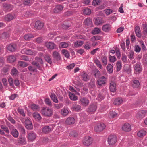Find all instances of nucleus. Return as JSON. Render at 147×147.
<instances>
[{"label": "nucleus", "instance_id": "6e6552de", "mask_svg": "<svg viewBox=\"0 0 147 147\" xmlns=\"http://www.w3.org/2000/svg\"><path fill=\"white\" fill-rule=\"evenodd\" d=\"M45 45L48 49L51 50L54 49L56 46L54 42H48L45 43Z\"/></svg>", "mask_w": 147, "mask_h": 147}, {"label": "nucleus", "instance_id": "774afa93", "mask_svg": "<svg viewBox=\"0 0 147 147\" xmlns=\"http://www.w3.org/2000/svg\"><path fill=\"white\" fill-rule=\"evenodd\" d=\"M70 135L74 137H77L78 136V133L76 131H74L71 132L70 133Z\"/></svg>", "mask_w": 147, "mask_h": 147}, {"label": "nucleus", "instance_id": "e2e57ef3", "mask_svg": "<svg viewBox=\"0 0 147 147\" xmlns=\"http://www.w3.org/2000/svg\"><path fill=\"white\" fill-rule=\"evenodd\" d=\"M45 102L47 105L50 106H52V104L51 103V101L49 98H47L45 100Z\"/></svg>", "mask_w": 147, "mask_h": 147}, {"label": "nucleus", "instance_id": "49530a36", "mask_svg": "<svg viewBox=\"0 0 147 147\" xmlns=\"http://www.w3.org/2000/svg\"><path fill=\"white\" fill-rule=\"evenodd\" d=\"M34 36L31 34H26L24 36V39L26 40H29L31 38H34Z\"/></svg>", "mask_w": 147, "mask_h": 147}, {"label": "nucleus", "instance_id": "39448f33", "mask_svg": "<svg viewBox=\"0 0 147 147\" xmlns=\"http://www.w3.org/2000/svg\"><path fill=\"white\" fill-rule=\"evenodd\" d=\"M97 108V107L96 105L94 104H91L89 106L87 109V111L89 113H92L96 111Z\"/></svg>", "mask_w": 147, "mask_h": 147}, {"label": "nucleus", "instance_id": "4be33fe9", "mask_svg": "<svg viewBox=\"0 0 147 147\" xmlns=\"http://www.w3.org/2000/svg\"><path fill=\"white\" fill-rule=\"evenodd\" d=\"M85 24L89 26L90 27L92 26L93 24L92 19L90 18H87L84 20Z\"/></svg>", "mask_w": 147, "mask_h": 147}, {"label": "nucleus", "instance_id": "f704fd0d", "mask_svg": "<svg viewBox=\"0 0 147 147\" xmlns=\"http://www.w3.org/2000/svg\"><path fill=\"white\" fill-rule=\"evenodd\" d=\"M94 75L96 78H100L101 76V73L97 69H95L94 71Z\"/></svg>", "mask_w": 147, "mask_h": 147}, {"label": "nucleus", "instance_id": "0e129e2a", "mask_svg": "<svg viewBox=\"0 0 147 147\" xmlns=\"http://www.w3.org/2000/svg\"><path fill=\"white\" fill-rule=\"evenodd\" d=\"M31 109L34 111L39 109V106L34 104H32L31 106Z\"/></svg>", "mask_w": 147, "mask_h": 147}, {"label": "nucleus", "instance_id": "393cba45", "mask_svg": "<svg viewBox=\"0 0 147 147\" xmlns=\"http://www.w3.org/2000/svg\"><path fill=\"white\" fill-rule=\"evenodd\" d=\"M3 9L5 11H9L11 10L12 8V5L11 4L4 3L3 4Z\"/></svg>", "mask_w": 147, "mask_h": 147}, {"label": "nucleus", "instance_id": "2f4dec72", "mask_svg": "<svg viewBox=\"0 0 147 147\" xmlns=\"http://www.w3.org/2000/svg\"><path fill=\"white\" fill-rule=\"evenodd\" d=\"M84 14L87 15H89L91 13L90 9L88 8H84L82 10Z\"/></svg>", "mask_w": 147, "mask_h": 147}, {"label": "nucleus", "instance_id": "1a4fd4ad", "mask_svg": "<svg viewBox=\"0 0 147 147\" xmlns=\"http://www.w3.org/2000/svg\"><path fill=\"white\" fill-rule=\"evenodd\" d=\"M53 57L55 61H58L60 60L61 59L59 53L56 51L53 52Z\"/></svg>", "mask_w": 147, "mask_h": 147}, {"label": "nucleus", "instance_id": "de8ad7c7", "mask_svg": "<svg viewBox=\"0 0 147 147\" xmlns=\"http://www.w3.org/2000/svg\"><path fill=\"white\" fill-rule=\"evenodd\" d=\"M72 109L73 111H78L80 110L81 107L78 105H75L72 107Z\"/></svg>", "mask_w": 147, "mask_h": 147}, {"label": "nucleus", "instance_id": "423d86ee", "mask_svg": "<svg viewBox=\"0 0 147 147\" xmlns=\"http://www.w3.org/2000/svg\"><path fill=\"white\" fill-rule=\"evenodd\" d=\"M15 16L14 14L10 13L5 16L4 19L5 21L9 22L14 19Z\"/></svg>", "mask_w": 147, "mask_h": 147}, {"label": "nucleus", "instance_id": "4c0bfd02", "mask_svg": "<svg viewBox=\"0 0 147 147\" xmlns=\"http://www.w3.org/2000/svg\"><path fill=\"white\" fill-rule=\"evenodd\" d=\"M84 43V41H77L74 43V46L76 47H80Z\"/></svg>", "mask_w": 147, "mask_h": 147}, {"label": "nucleus", "instance_id": "37998d69", "mask_svg": "<svg viewBox=\"0 0 147 147\" xmlns=\"http://www.w3.org/2000/svg\"><path fill=\"white\" fill-rule=\"evenodd\" d=\"M50 96L51 99L54 102L56 103L58 102V101L57 98L55 94H51Z\"/></svg>", "mask_w": 147, "mask_h": 147}, {"label": "nucleus", "instance_id": "b1692460", "mask_svg": "<svg viewBox=\"0 0 147 147\" xmlns=\"http://www.w3.org/2000/svg\"><path fill=\"white\" fill-rule=\"evenodd\" d=\"M42 132L47 134L51 131V128L48 126H45L42 128Z\"/></svg>", "mask_w": 147, "mask_h": 147}, {"label": "nucleus", "instance_id": "c85d7f7f", "mask_svg": "<svg viewBox=\"0 0 147 147\" xmlns=\"http://www.w3.org/2000/svg\"><path fill=\"white\" fill-rule=\"evenodd\" d=\"M32 64L33 66H35L37 67V69L40 71H42V69L40 65L38 63L35 61H33L32 63Z\"/></svg>", "mask_w": 147, "mask_h": 147}, {"label": "nucleus", "instance_id": "a18cd8bd", "mask_svg": "<svg viewBox=\"0 0 147 147\" xmlns=\"http://www.w3.org/2000/svg\"><path fill=\"white\" fill-rule=\"evenodd\" d=\"M35 59L36 61H35L36 62L38 63L39 64L40 63L41 65H43V64L44 62L42 59L40 57L37 56L36 57H35Z\"/></svg>", "mask_w": 147, "mask_h": 147}, {"label": "nucleus", "instance_id": "3c124183", "mask_svg": "<svg viewBox=\"0 0 147 147\" xmlns=\"http://www.w3.org/2000/svg\"><path fill=\"white\" fill-rule=\"evenodd\" d=\"M143 28V33L144 34L146 35L147 34V24H143L142 25Z\"/></svg>", "mask_w": 147, "mask_h": 147}, {"label": "nucleus", "instance_id": "603ef678", "mask_svg": "<svg viewBox=\"0 0 147 147\" xmlns=\"http://www.w3.org/2000/svg\"><path fill=\"white\" fill-rule=\"evenodd\" d=\"M68 113V111L67 109H63L61 110V113L62 115L64 116L67 115Z\"/></svg>", "mask_w": 147, "mask_h": 147}, {"label": "nucleus", "instance_id": "6ab92c4d", "mask_svg": "<svg viewBox=\"0 0 147 147\" xmlns=\"http://www.w3.org/2000/svg\"><path fill=\"white\" fill-rule=\"evenodd\" d=\"M109 89L110 91L113 92H115L116 91V84L113 82H111L110 84Z\"/></svg>", "mask_w": 147, "mask_h": 147}, {"label": "nucleus", "instance_id": "cd10ccee", "mask_svg": "<svg viewBox=\"0 0 147 147\" xmlns=\"http://www.w3.org/2000/svg\"><path fill=\"white\" fill-rule=\"evenodd\" d=\"M18 65L21 67L24 68L28 65V64L26 62L22 61H19L18 62Z\"/></svg>", "mask_w": 147, "mask_h": 147}, {"label": "nucleus", "instance_id": "9b49d317", "mask_svg": "<svg viewBox=\"0 0 147 147\" xmlns=\"http://www.w3.org/2000/svg\"><path fill=\"white\" fill-rule=\"evenodd\" d=\"M36 136V135L35 133L30 132L28 134L27 138L29 141H33L35 140Z\"/></svg>", "mask_w": 147, "mask_h": 147}, {"label": "nucleus", "instance_id": "f257e3e1", "mask_svg": "<svg viewBox=\"0 0 147 147\" xmlns=\"http://www.w3.org/2000/svg\"><path fill=\"white\" fill-rule=\"evenodd\" d=\"M42 114L47 117H51L53 115V110L52 109L47 107H44L41 111Z\"/></svg>", "mask_w": 147, "mask_h": 147}, {"label": "nucleus", "instance_id": "5fc2aeb1", "mask_svg": "<svg viewBox=\"0 0 147 147\" xmlns=\"http://www.w3.org/2000/svg\"><path fill=\"white\" fill-rule=\"evenodd\" d=\"M101 2V0H93L92 2V4L93 6H96L98 5Z\"/></svg>", "mask_w": 147, "mask_h": 147}, {"label": "nucleus", "instance_id": "052dcab7", "mask_svg": "<svg viewBox=\"0 0 147 147\" xmlns=\"http://www.w3.org/2000/svg\"><path fill=\"white\" fill-rule=\"evenodd\" d=\"M109 61L113 63L116 60V58L115 56H112L110 55H109Z\"/></svg>", "mask_w": 147, "mask_h": 147}, {"label": "nucleus", "instance_id": "0eeeda50", "mask_svg": "<svg viewBox=\"0 0 147 147\" xmlns=\"http://www.w3.org/2000/svg\"><path fill=\"white\" fill-rule=\"evenodd\" d=\"M44 26V24L42 22L38 20L35 23L34 27L38 30L41 29Z\"/></svg>", "mask_w": 147, "mask_h": 147}, {"label": "nucleus", "instance_id": "412c9836", "mask_svg": "<svg viewBox=\"0 0 147 147\" xmlns=\"http://www.w3.org/2000/svg\"><path fill=\"white\" fill-rule=\"evenodd\" d=\"M65 122L67 125H70L74 124L75 122V120L73 117H70L67 119Z\"/></svg>", "mask_w": 147, "mask_h": 147}, {"label": "nucleus", "instance_id": "c9c22d12", "mask_svg": "<svg viewBox=\"0 0 147 147\" xmlns=\"http://www.w3.org/2000/svg\"><path fill=\"white\" fill-rule=\"evenodd\" d=\"M44 58L45 61L48 63L50 64H51L52 63V61L51 60V59L49 55H45Z\"/></svg>", "mask_w": 147, "mask_h": 147}, {"label": "nucleus", "instance_id": "a878e982", "mask_svg": "<svg viewBox=\"0 0 147 147\" xmlns=\"http://www.w3.org/2000/svg\"><path fill=\"white\" fill-rule=\"evenodd\" d=\"M101 29L98 27H95L91 32V34L93 35L99 34L101 32Z\"/></svg>", "mask_w": 147, "mask_h": 147}, {"label": "nucleus", "instance_id": "4d7b16f0", "mask_svg": "<svg viewBox=\"0 0 147 147\" xmlns=\"http://www.w3.org/2000/svg\"><path fill=\"white\" fill-rule=\"evenodd\" d=\"M20 59L21 60L28 61L29 60L28 57V56L25 55H21L20 57Z\"/></svg>", "mask_w": 147, "mask_h": 147}, {"label": "nucleus", "instance_id": "20e7f679", "mask_svg": "<svg viewBox=\"0 0 147 147\" xmlns=\"http://www.w3.org/2000/svg\"><path fill=\"white\" fill-rule=\"evenodd\" d=\"M117 141V138L115 136L110 135L109 136L108 141L109 145H113Z\"/></svg>", "mask_w": 147, "mask_h": 147}, {"label": "nucleus", "instance_id": "7c9ffc66", "mask_svg": "<svg viewBox=\"0 0 147 147\" xmlns=\"http://www.w3.org/2000/svg\"><path fill=\"white\" fill-rule=\"evenodd\" d=\"M123 100L121 98H118L115 99L113 103L116 105H119L121 103Z\"/></svg>", "mask_w": 147, "mask_h": 147}, {"label": "nucleus", "instance_id": "79ce46f5", "mask_svg": "<svg viewBox=\"0 0 147 147\" xmlns=\"http://www.w3.org/2000/svg\"><path fill=\"white\" fill-rule=\"evenodd\" d=\"M81 76L82 78V80L84 81H87L89 80V78L88 77V74L84 72L82 73Z\"/></svg>", "mask_w": 147, "mask_h": 147}, {"label": "nucleus", "instance_id": "72a5a7b5", "mask_svg": "<svg viewBox=\"0 0 147 147\" xmlns=\"http://www.w3.org/2000/svg\"><path fill=\"white\" fill-rule=\"evenodd\" d=\"M16 59V57L13 55H10L7 58L8 61L10 63L14 62Z\"/></svg>", "mask_w": 147, "mask_h": 147}, {"label": "nucleus", "instance_id": "8fccbe9b", "mask_svg": "<svg viewBox=\"0 0 147 147\" xmlns=\"http://www.w3.org/2000/svg\"><path fill=\"white\" fill-rule=\"evenodd\" d=\"M88 86L90 88H94L95 87V85L94 81H91L88 83Z\"/></svg>", "mask_w": 147, "mask_h": 147}, {"label": "nucleus", "instance_id": "680f3d73", "mask_svg": "<svg viewBox=\"0 0 147 147\" xmlns=\"http://www.w3.org/2000/svg\"><path fill=\"white\" fill-rule=\"evenodd\" d=\"M128 57L130 59H132L134 58V52L133 50H131L129 53V54L128 55Z\"/></svg>", "mask_w": 147, "mask_h": 147}, {"label": "nucleus", "instance_id": "a211bd4d", "mask_svg": "<svg viewBox=\"0 0 147 147\" xmlns=\"http://www.w3.org/2000/svg\"><path fill=\"white\" fill-rule=\"evenodd\" d=\"M135 32L136 36L139 38L141 37L142 35L140 27L137 26L135 28Z\"/></svg>", "mask_w": 147, "mask_h": 147}, {"label": "nucleus", "instance_id": "e433bc0d", "mask_svg": "<svg viewBox=\"0 0 147 147\" xmlns=\"http://www.w3.org/2000/svg\"><path fill=\"white\" fill-rule=\"evenodd\" d=\"M69 97L71 100L73 101H75L77 100V97L74 94L69 92Z\"/></svg>", "mask_w": 147, "mask_h": 147}, {"label": "nucleus", "instance_id": "f3484780", "mask_svg": "<svg viewBox=\"0 0 147 147\" xmlns=\"http://www.w3.org/2000/svg\"><path fill=\"white\" fill-rule=\"evenodd\" d=\"M147 111L146 110H141L139 111L137 114V116L139 119H142L145 116V114L147 113Z\"/></svg>", "mask_w": 147, "mask_h": 147}, {"label": "nucleus", "instance_id": "9d476101", "mask_svg": "<svg viewBox=\"0 0 147 147\" xmlns=\"http://www.w3.org/2000/svg\"><path fill=\"white\" fill-rule=\"evenodd\" d=\"M106 78L104 76H102L99 78L97 80V83L100 86L105 84Z\"/></svg>", "mask_w": 147, "mask_h": 147}, {"label": "nucleus", "instance_id": "c756f323", "mask_svg": "<svg viewBox=\"0 0 147 147\" xmlns=\"http://www.w3.org/2000/svg\"><path fill=\"white\" fill-rule=\"evenodd\" d=\"M146 131L144 130H142L137 133V135L140 137H142L146 135Z\"/></svg>", "mask_w": 147, "mask_h": 147}, {"label": "nucleus", "instance_id": "69168bd1", "mask_svg": "<svg viewBox=\"0 0 147 147\" xmlns=\"http://www.w3.org/2000/svg\"><path fill=\"white\" fill-rule=\"evenodd\" d=\"M140 44L143 50L146 51L147 50L146 48L145 45L143 41L141 40V41H140Z\"/></svg>", "mask_w": 147, "mask_h": 147}, {"label": "nucleus", "instance_id": "58836bf2", "mask_svg": "<svg viewBox=\"0 0 147 147\" xmlns=\"http://www.w3.org/2000/svg\"><path fill=\"white\" fill-rule=\"evenodd\" d=\"M134 69L136 72L140 73L142 71L140 66L139 64H136L134 65Z\"/></svg>", "mask_w": 147, "mask_h": 147}, {"label": "nucleus", "instance_id": "aec40b11", "mask_svg": "<svg viewBox=\"0 0 147 147\" xmlns=\"http://www.w3.org/2000/svg\"><path fill=\"white\" fill-rule=\"evenodd\" d=\"M80 103L83 105L86 106L89 103V100L86 97H83L80 100Z\"/></svg>", "mask_w": 147, "mask_h": 147}, {"label": "nucleus", "instance_id": "7ed1b4c3", "mask_svg": "<svg viewBox=\"0 0 147 147\" xmlns=\"http://www.w3.org/2000/svg\"><path fill=\"white\" fill-rule=\"evenodd\" d=\"M105 126L103 123L98 124L94 127V130L96 132H100L102 131L105 128Z\"/></svg>", "mask_w": 147, "mask_h": 147}, {"label": "nucleus", "instance_id": "864d4df0", "mask_svg": "<svg viewBox=\"0 0 147 147\" xmlns=\"http://www.w3.org/2000/svg\"><path fill=\"white\" fill-rule=\"evenodd\" d=\"M68 42H61L60 45L62 48H66L69 45Z\"/></svg>", "mask_w": 147, "mask_h": 147}, {"label": "nucleus", "instance_id": "6e6d98bb", "mask_svg": "<svg viewBox=\"0 0 147 147\" xmlns=\"http://www.w3.org/2000/svg\"><path fill=\"white\" fill-rule=\"evenodd\" d=\"M134 51L137 53H139L140 52L141 48L138 45H135L134 47Z\"/></svg>", "mask_w": 147, "mask_h": 147}, {"label": "nucleus", "instance_id": "f8f14e48", "mask_svg": "<svg viewBox=\"0 0 147 147\" xmlns=\"http://www.w3.org/2000/svg\"><path fill=\"white\" fill-rule=\"evenodd\" d=\"M111 26L110 24H107L103 25L102 30L106 32H108L111 30Z\"/></svg>", "mask_w": 147, "mask_h": 147}, {"label": "nucleus", "instance_id": "dca6fc26", "mask_svg": "<svg viewBox=\"0 0 147 147\" xmlns=\"http://www.w3.org/2000/svg\"><path fill=\"white\" fill-rule=\"evenodd\" d=\"M122 129L125 131H129L131 130V125L128 123H126L123 126Z\"/></svg>", "mask_w": 147, "mask_h": 147}, {"label": "nucleus", "instance_id": "09e8293b", "mask_svg": "<svg viewBox=\"0 0 147 147\" xmlns=\"http://www.w3.org/2000/svg\"><path fill=\"white\" fill-rule=\"evenodd\" d=\"M61 52L62 54L67 58L69 57V54L68 52L65 49H63L61 50Z\"/></svg>", "mask_w": 147, "mask_h": 147}, {"label": "nucleus", "instance_id": "ddd939ff", "mask_svg": "<svg viewBox=\"0 0 147 147\" xmlns=\"http://www.w3.org/2000/svg\"><path fill=\"white\" fill-rule=\"evenodd\" d=\"M6 48L7 50L11 52H13L15 51L16 49V45L15 44H10L6 46Z\"/></svg>", "mask_w": 147, "mask_h": 147}, {"label": "nucleus", "instance_id": "bf43d9fd", "mask_svg": "<svg viewBox=\"0 0 147 147\" xmlns=\"http://www.w3.org/2000/svg\"><path fill=\"white\" fill-rule=\"evenodd\" d=\"M94 63L96 64L97 66L100 68L102 69V65L100 61L98 59H96L94 61Z\"/></svg>", "mask_w": 147, "mask_h": 147}, {"label": "nucleus", "instance_id": "c03bdc74", "mask_svg": "<svg viewBox=\"0 0 147 147\" xmlns=\"http://www.w3.org/2000/svg\"><path fill=\"white\" fill-rule=\"evenodd\" d=\"M107 57L104 56H102L101 57V60L103 65H106L107 64Z\"/></svg>", "mask_w": 147, "mask_h": 147}, {"label": "nucleus", "instance_id": "4468645a", "mask_svg": "<svg viewBox=\"0 0 147 147\" xmlns=\"http://www.w3.org/2000/svg\"><path fill=\"white\" fill-rule=\"evenodd\" d=\"M64 7L61 5H57L53 9V12L55 13H58L62 10Z\"/></svg>", "mask_w": 147, "mask_h": 147}, {"label": "nucleus", "instance_id": "2eb2a0df", "mask_svg": "<svg viewBox=\"0 0 147 147\" xmlns=\"http://www.w3.org/2000/svg\"><path fill=\"white\" fill-rule=\"evenodd\" d=\"M18 142L21 145L25 144L26 142L25 138L22 136V135H20L18 139Z\"/></svg>", "mask_w": 147, "mask_h": 147}, {"label": "nucleus", "instance_id": "ea45409f", "mask_svg": "<svg viewBox=\"0 0 147 147\" xmlns=\"http://www.w3.org/2000/svg\"><path fill=\"white\" fill-rule=\"evenodd\" d=\"M107 71L109 73H112L113 71V66L110 64H109L106 67Z\"/></svg>", "mask_w": 147, "mask_h": 147}, {"label": "nucleus", "instance_id": "5701e85b", "mask_svg": "<svg viewBox=\"0 0 147 147\" xmlns=\"http://www.w3.org/2000/svg\"><path fill=\"white\" fill-rule=\"evenodd\" d=\"M132 86L134 88H138L140 87V83L139 80H133Z\"/></svg>", "mask_w": 147, "mask_h": 147}, {"label": "nucleus", "instance_id": "a19ab883", "mask_svg": "<svg viewBox=\"0 0 147 147\" xmlns=\"http://www.w3.org/2000/svg\"><path fill=\"white\" fill-rule=\"evenodd\" d=\"M32 116L33 117L35 118V119H37L38 121L41 120V117L40 114L38 113H33L32 114Z\"/></svg>", "mask_w": 147, "mask_h": 147}, {"label": "nucleus", "instance_id": "338daca9", "mask_svg": "<svg viewBox=\"0 0 147 147\" xmlns=\"http://www.w3.org/2000/svg\"><path fill=\"white\" fill-rule=\"evenodd\" d=\"M8 80L10 86L12 87L13 88H14V86L13 85V79L11 78H9Z\"/></svg>", "mask_w": 147, "mask_h": 147}, {"label": "nucleus", "instance_id": "f03ea898", "mask_svg": "<svg viewBox=\"0 0 147 147\" xmlns=\"http://www.w3.org/2000/svg\"><path fill=\"white\" fill-rule=\"evenodd\" d=\"M82 142L84 145L88 146L90 145L92 143V139L90 137L86 136L83 138Z\"/></svg>", "mask_w": 147, "mask_h": 147}, {"label": "nucleus", "instance_id": "473e14b6", "mask_svg": "<svg viewBox=\"0 0 147 147\" xmlns=\"http://www.w3.org/2000/svg\"><path fill=\"white\" fill-rule=\"evenodd\" d=\"M94 22L96 25H98L102 23L101 19L100 17L96 18L94 20Z\"/></svg>", "mask_w": 147, "mask_h": 147}, {"label": "nucleus", "instance_id": "13d9d810", "mask_svg": "<svg viewBox=\"0 0 147 147\" xmlns=\"http://www.w3.org/2000/svg\"><path fill=\"white\" fill-rule=\"evenodd\" d=\"M117 70V71H119L121 69L122 65L120 61H117L116 63Z\"/></svg>", "mask_w": 147, "mask_h": 147}, {"label": "nucleus", "instance_id": "bb28decb", "mask_svg": "<svg viewBox=\"0 0 147 147\" xmlns=\"http://www.w3.org/2000/svg\"><path fill=\"white\" fill-rule=\"evenodd\" d=\"M10 133L15 138H17L19 135V133L18 131L16 129H12L10 132Z\"/></svg>", "mask_w": 147, "mask_h": 147}]
</instances>
